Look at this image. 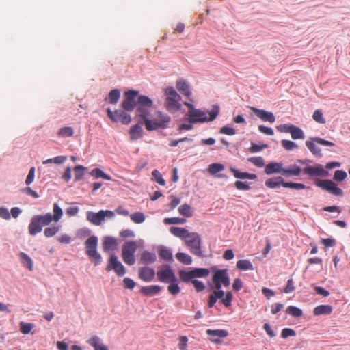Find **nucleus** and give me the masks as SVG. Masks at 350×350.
Listing matches in <instances>:
<instances>
[{"mask_svg":"<svg viewBox=\"0 0 350 350\" xmlns=\"http://www.w3.org/2000/svg\"><path fill=\"white\" fill-rule=\"evenodd\" d=\"M165 98L164 106L166 110L170 113H175L182 109L180 100L182 96L177 92L172 86H168L163 90Z\"/></svg>","mask_w":350,"mask_h":350,"instance_id":"obj_7","label":"nucleus"},{"mask_svg":"<svg viewBox=\"0 0 350 350\" xmlns=\"http://www.w3.org/2000/svg\"><path fill=\"white\" fill-rule=\"evenodd\" d=\"M122 282L124 288L131 291L133 290L137 286V283L134 281V280L128 277L124 278Z\"/></svg>","mask_w":350,"mask_h":350,"instance_id":"obj_53","label":"nucleus"},{"mask_svg":"<svg viewBox=\"0 0 350 350\" xmlns=\"http://www.w3.org/2000/svg\"><path fill=\"white\" fill-rule=\"evenodd\" d=\"M19 257L23 266L29 271H32L33 267V262L32 258L27 254L23 252H21L19 253Z\"/></svg>","mask_w":350,"mask_h":350,"instance_id":"obj_32","label":"nucleus"},{"mask_svg":"<svg viewBox=\"0 0 350 350\" xmlns=\"http://www.w3.org/2000/svg\"><path fill=\"white\" fill-rule=\"evenodd\" d=\"M347 178V173L343 170H337L334 172L333 178H316L313 184L334 196L342 197L343 190L338 186L337 183L343 182Z\"/></svg>","mask_w":350,"mask_h":350,"instance_id":"obj_5","label":"nucleus"},{"mask_svg":"<svg viewBox=\"0 0 350 350\" xmlns=\"http://www.w3.org/2000/svg\"><path fill=\"white\" fill-rule=\"evenodd\" d=\"M299 171L296 167H291V165L287 167H284L282 162L271 161L266 164L265 167V173L267 175H272L275 174H281L286 177L293 176V174Z\"/></svg>","mask_w":350,"mask_h":350,"instance_id":"obj_9","label":"nucleus"},{"mask_svg":"<svg viewBox=\"0 0 350 350\" xmlns=\"http://www.w3.org/2000/svg\"><path fill=\"white\" fill-rule=\"evenodd\" d=\"M20 191L23 193L27 195V196H30L36 199H37L40 197L38 192L33 190L30 187H27L23 188L20 190Z\"/></svg>","mask_w":350,"mask_h":350,"instance_id":"obj_63","label":"nucleus"},{"mask_svg":"<svg viewBox=\"0 0 350 350\" xmlns=\"http://www.w3.org/2000/svg\"><path fill=\"white\" fill-rule=\"evenodd\" d=\"M291 135L293 140L304 139L305 138L304 131L295 124L291 130Z\"/></svg>","mask_w":350,"mask_h":350,"instance_id":"obj_39","label":"nucleus"},{"mask_svg":"<svg viewBox=\"0 0 350 350\" xmlns=\"http://www.w3.org/2000/svg\"><path fill=\"white\" fill-rule=\"evenodd\" d=\"M157 252L160 259L169 263L174 262L172 250L164 245H160L157 246Z\"/></svg>","mask_w":350,"mask_h":350,"instance_id":"obj_16","label":"nucleus"},{"mask_svg":"<svg viewBox=\"0 0 350 350\" xmlns=\"http://www.w3.org/2000/svg\"><path fill=\"white\" fill-rule=\"evenodd\" d=\"M137 249V243L135 241H126L122 247V254H135Z\"/></svg>","mask_w":350,"mask_h":350,"instance_id":"obj_26","label":"nucleus"},{"mask_svg":"<svg viewBox=\"0 0 350 350\" xmlns=\"http://www.w3.org/2000/svg\"><path fill=\"white\" fill-rule=\"evenodd\" d=\"M208 340L215 344H221V338H224L228 336V332L226 329H211L206 331Z\"/></svg>","mask_w":350,"mask_h":350,"instance_id":"obj_14","label":"nucleus"},{"mask_svg":"<svg viewBox=\"0 0 350 350\" xmlns=\"http://www.w3.org/2000/svg\"><path fill=\"white\" fill-rule=\"evenodd\" d=\"M122 258L124 263L128 265H133L135 263V254H122Z\"/></svg>","mask_w":350,"mask_h":350,"instance_id":"obj_62","label":"nucleus"},{"mask_svg":"<svg viewBox=\"0 0 350 350\" xmlns=\"http://www.w3.org/2000/svg\"><path fill=\"white\" fill-rule=\"evenodd\" d=\"M313 139L314 137H310L306 140V146L314 157L318 159L322 158L323 154L321 152V150L315 144L316 141H314Z\"/></svg>","mask_w":350,"mask_h":350,"instance_id":"obj_21","label":"nucleus"},{"mask_svg":"<svg viewBox=\"0 0 350 350\" xmlns=\"http://www.w3.org/2000/svg\"><path fill=\"white\" fill-rule=\"evenodd\" d=\"M236 269L241 271H252L254 268L252 262L250 260L243 259L237 262Z\"/></svg>","mask_w":350,"mask_h":350,"instance_id":"obj_33","label":"nucleus"},{"mask_svg":"<svg viewBox=\"0 0 350 350\" xmlns=\"http://www.w3.org/2000/svg\"><path fill=\"white\" fill-rule=\"evenodd\" d=\"M87 342L94 348V350H109L108 347L100 342V338L97 336H92Z\"/></svg>","mask_w":350,"mask_h":350,"instance_id":"obj_28","label":"nucleus"},{"mask_svg":"<svg viewBox=\"0 0 350 350\" xmlns=\"http://www.w3.org/2000/svg\"><path fill=\"white\" fill-rule=\"evenodd\" d=\"M190 282L192 283L196 291L198 293L202 292L206 288V286H205L204 283L201 280H198L197 279H193V280L190 281Z\"/></svg>","mask_w":350,"mask_h":350,"instance_id":"obj_55","label":"nucleus"},{"mask_svg":"<svg viewBox=\"0 0 350 350\" xmlns=\"http://www.w3.org/2000/svg\"><path fill=\"white\" fill-rule=\"evenodd\" d=\"M178 212L181 215L185 217H191L193 214L191 206L187 203L178 207Z\"/></svg>","mask_w":350,"mask_h":350,"instance_id":"obj_40","label":"nucleus"},{"mask_svg":"<svg viewBox=\"0 0 350 350\" xmlns=\"http://www.w3.org/2000/svg\"><path fill=\"white\" fill-rule=\"evenodd\" d=\"M156 274L157 280L164 283L170 282L174 277H176L174 269L168 263L159 266Z\"/></svg>","mask_w":350,"mask_h":350,"instance_id":"obj_13","label":"nucleus"},{"mask_svg":"<svg viewBox=\"0 0 350 350\" xmlns=\"http://www.w3.org/2000/svg\"><path fill=\"white\" fill-rule=\"evenodd\" d=\"M170 232L175 237L184 240L189 238L190 233L187 229L177 226H171L170 228Z\"/></svg>","mask_w":350,"mask_h":350,"instance_id":"obj_25","label":"nucleus"},{"mask_svg":"<svg viewBox=\"0 0 350 350\" xmlns=\"http://www.w3.org/2000/svg\"><path fill=\"white\" fill-rule=\"evenodd\" d=\"M188 123H181L177 127V131L181 133L183 131H190L195 123H191V120L188 118Z\"/></svg>","mask_w":350,"mask_h":350,"instance_id":"obj_59","label":"nucleus"},{"mask_svg":"<svg viewBox=\"0 0 350 350\" xmlns=\"http://www.w3.org/2000/svg\"><path fill=\"white\" fill-rule=\"evenodd\" d=\"M186 245L190 247L196 246L198 244H202V238L199 233L192 232L189 233V238L185 240Z\"/></svg>","mask_w":350,"mask_h":350,"instance_id":"obj_29","label":"nucleus"},{"mask_svg":"<svg viewBox=\"0 0 350 350\" xmlns=\"http://www.w3.org/2000/svg\"><path fill=\"white\" fill-rule=\"evenodd\" d=\"M312 161L308 159H297L294 164H291V167H296L299 171L293 174V176H299L301 173L310 178H327L330 174L324 168V166L320 163L311 165L310 163Z\"/></svg>","mask_w":350,"mask_h":350,"instance_id":"obj_6","label":"nucleus"},{"mask_svg":"<svg viewBox=\"0 0 350 350\" xmlns=\"http://www.w3.org/2000/svg\"><path fill=\"white\" fill-rule=\"evenodd\" d=\"M267 148H268V144H259L252 142L251 146L248 148V151L251 153H256L261 152Z\"/></svg>","mask_w":350,"mask_h":350,"instance_id":"obj_44","label":"nucleus"},{"mask_svg":"<svg viewBox=\"0 0 350 350\" xmlns=\"http://www.w3.org/2000/svg\"><path fill=\"white\" fill-rule=\"evenodd\" d=\"M92 230L86 227L79 228L77 235L80 239L89 237L84 242L85 253L88 256L91 263L94 267L99 266L103 262V256L98 252V237L96 235H91Z\"/></svg>","mask_w":350,"mask_h":350,"instance_id":"obj_4","label":"nucleus"},{"mask_svg":"<svg viewBox=\"0 0 350 350\" xmlns=\"http://www.w3.org/2000/svg\"><path fill=\"white\" fill-rule=\"evenodd\" d=\"M131 219L135 224L143 223L146 219V216L142 212H135L130 215Z\"/></svg>","mask_w":350,"mask_h":350,"instance_id":"obj_46","label":"nucleus"},{"mask_svg":"<svg viewBox=\"0 0 350 350\" xmlns=\"http://www.w3.org/2000/svg\"><path fill=\"white\" fill-rule=\"evenodd\" d=\"M90 174L94 176L95 178H103L106 180H111V176L105 173L102 169L99 167H95L90 172Z\"/></svg>","mask_w":350,"mask_h":350,"instance_id":"obj_35","label":"nucleus"},{"mask_svg":"<svg viewBox=\"0 0 350 350\" xmlns=\"http://www.w3.org/2000/svg\"><path fill=\"white\" fill-rule=\"evenodd\" d=\"M153 180L161 186L165 185V180L163 178L161 174L157 169L154 170L152 172Z\"/></svg>","mask_w":350,"mask_h":350,"instance_id":"obj_51","label":"nucleus"},{"mask_svg":"<svg viewBox=\"0 0 350 350\" xmlns=\"http://www.w3.org/2000/svg\"><path fill=\"white\" fill-rule=\"evenodd\" d=\"M151 108H142L138 109V113L135 116V119H137V124L130 127L129 133L131 140H137L143 137L144 130L142 127L144 125L145 129L148 132L159 131V129H165L171 122V117L167 113L160 110L155 111L158 118H150Z\"/></svg>","mask_w":350,"mask_h":350,"instance_id":"obj_2","label":"nucleus"},{"mask_svg":"<svg viewBox=\"0 0 350 350\" xmlns=\"http://www.w3.org/2000/svg\"><path fill=\"white\" fill-rule=\"evenodd\" d=\"M248 161L259 168L263 167L264 166L265 167L266 165L264 159L260 156L250 157L248 158Z\"/></svg>","mask_w":350,"mask_h":350,"instance_id":"obj_52","label":"nucleus"},{"mask_svg":"<svg viewBox=\"0 0 350 350\" xmlns=\"http://www.w3.org/2000/svg\"><path fill=\"white\" fill-rule=\"evenodd\" d=\"M118 245L117 239L112 236H106L103 238L102 241L103 251L105 253L112 252L107 259L105 269L107 272L113 271L118 277H122L126 274V269L119 260L118 256L114 253V251L117 250Z\"/></svg>","mask_w":350,"mask_h":350,"instance_id":"obj_3","label":"nucleus"},{"mask_svg":"<svg viewBox=\"0 0 350 350\" xmlns=\"http://www.w3.org/2000/svg\"><path fill=\"white\" fill-rule=\"evenodd\" d=\"M249 108L263 122H269L270 123L275 122V116L273 112L266 111L265 109H258L255 107H249Z\"/></svg>","mask_w":350,"mask_h":350,"instance_id":"obj_15","label":"nucleus"},{"mask_svg":"<svg viewBox=\"0 0 350 350\" xmlns=\"http://www.w3.org/2000/svg\"><path fill=\"white\" fill-rule=\"evenodd\" d=\"M66 159H67L66 156H64V155L56 156L53 158H50V159H48L44 161L43 164L46 165V164L54 163L55 164L60 165V164H62L63 163H64Z\"/></svg>","mask_w":350,"mask_h":350,"instance_id":"obj_47","label":"nucleus"},{"mask_svg":"<svg viewBox=\"0 0 350 350\" xmlns=\"http://www.w3.org/2000/svg\"><path fill=\"white\" fill-rule=\"evenodd\" d=\"M312 286H314L315 293L317 295H320L323 296V297H327L330 294L329 291H327V289H325V288H323L322 286H316L315 284H312Z\"/></svg>","mask_w":350,"mask_h":350,"instance_id":"obj_61","label":"nucleus"},{"mask_svg":"<svg viewBox=\"0 0 350 350\" xmlns=\"http://www.w3.org/2000/svg\"><path fill=\"white\" fill-rule=\"evenodd\" d=\"M265 186L271 189H275L280 187L296 190H302L306 188L304 183L287 182L282 176H273L265 180Z\"/></svg>","mask_w":350,"mask_h":350,"instance_id":"obj_11","label":"nucleus"},{"mask_svg":"<svg viewBox=\"0 0 350 350\" xmlns=\"http://www.w3.org/2000/svg\"><path fill=\"white\" fill-rule=\"evenodd\" d=\"M121 96V90L114 88L110 90L108 95L105 98V101L110 104H116Z\"/></svg>","mask_w":350,"mask_h":350,"instance_id":"obj_24","label":"nucleus"},{"mask_svg":"<svg viewBox=\"0 0 350 350\" xmlns=\"http://www.w3.org/2000/svg\"><path fill=\"white\" fill-rule=\"evenodd\" d=\"M313 119L319 124H325V120L323 118V113L321 109H317L312 115Z\"/></svg>","mask_w":350,"mask_h":350,"instance_id":"obj_56","label":"nucleus"},{"mask_svg":"<svg viewBox=\"0 0 350 350\" xmlns=\"http://www.w3.org/2000/svg\"><path fill=\"white\" fill-rule=\"evenodd\" d=\"M211 271V268L195 267L190 270L179 269L178 273L181 282L189 284L193 279L208 277Z\"/></svg>","mask_w":350,"mask_h":350,"instance_id":"obj_10","label":"nucleus"},{"mask_svg":"<svg viewBox=\"0 0 350 350\" xmlns=\"http://www.w3.org/2000/svg\"><path fill=\"white\" fill-rule=\"evenodd\" d=\"M333 308L330 305L321 304L316 306L313 310L314 316L329 315L332 312Z\"/></svg>","mask_w":350,"mask_h":350,"instance_id":"obj_27","label":"nucleus"},{"mask_svg":"<svg viewBox=\"0 0 350 350\" xmlns=\"http://www.w3.org/2000/svg\"><path fill=\"white\" fill-rule=\"evenodd\" d=\"M296 332L292 328H284L281 332V337L286 339L291 336H295Z\"/></svg>","mask_w":350,"mask_h":350,"instance_id":"obj_64","label":"nucleus"},{"mask_svg":"<svg viewBox=\"0 0 350 350\" xmlns=\"http://www.w3.org/2000/svg\"><path fill=\"white\" fill-rule=\"evenodd\" d=\"M320 243L323 244L325 248L334 247L336 244V241L333 237L329 238H321Z\"/></svg>","mask_w":350,"mask_h":350,"instance_id":"obj_54","label":"nucleus"},{"mask_svg":"<svg viewBox=\"0 0 350 350\" xmlns=\"http://www.w3.org/2000/svg\"><path fill=\"white\" fill-rule=\"evenodd\" d=\"M225 166L221 163H213L208 165V171L211 175L216 177L219 172L224 170Z\"/></svg>","mask_w":350,"mask_h":350,"instance_id":"obj_36","label":"nucleus"},{"mask_svg":"<svg viewBox=\"0 0 350 350\" xmlns=\"http://www.w3.org/2000/svg\"><path fill=\"white\" fill-rule=\"evenodd\" d=\"M186 222V219L181 217H165L163 219V223L166 225L172 224H183Z\"/></svg>","mask_w":350,"mask_h":350,"instance_id":"obj_45","label":"nucleus"},{"mask_svg":"<svg viewBox=\"0 0 350 350\" xmlns=\"http://www.w3.org/2000/svg\"><path fill=\"white\" fill-rule=\"evenodd\" d=\"M223 304L226 308H230L232 306V301L233 299V294L232 291H226V295H224V298L223 299Z\"/></svg>","mask_w":350,"mask_h":350,"instance_id":"obj_57","label":"nucleus"},{"mask_svg":"<svg viewBox=\"0 0 350 350\" xmlns=\"http://www.w3.org/2000/svg\"><path fill=\"white\" fill-rule=\"evenodd\" d=\"M74 135V129L72 126L62 127L57 132V135L62 137H72Z\"/></svg>","mask_w":350,"mask_h":350,"instance_id":"obj_43","label":"nucleus"},{"mask_svg":"<svg viewBox=\"0 0 350 350\" xmlns=\"http://www.w3.org/2000/svg\"><path fill=\"white\" fill-rule=\"evenodd\" d=\"M251 183L247 181L237 180L234 183V187L239 191H249L251 189Z\"/></svg>","mask_w":350,"mask_h":350,"instance_id":"obj_49","label":"nucleus"},{"mask_svg":"<svg viewBox=\"0 0 350 350\" xmlns=\"http://www.w3.org/2000/svg\"><path fill=\"white\" fill-rule=\"evenodd\" d=\"M294 124L291 123L280 124L276 126V129L280 133H291V130Z\"/></svg>","mask_w":350,"mask_h":350,"instance_id":"obj_60","label":"nucleus"},{"mask_svg":"<svg viewBox=\"0 0 350 350\" xmlns=\"http://www.w3.org/2000/svg\"><path fill=\"white\" fill-rule=\"evenodd\" d=\"M53 214L51 213L45 214L51 224L52 221L58 222L63 215V210L57 202L53 204Z\"/></svg>","mask_w":350,"mask_h":350,"instance_id":"obj_18","label":"nucleus"},{"mask_svg":"<svg viewBox=\"0 0 350 350\" xmlns=\"http://www.w3.org/2000/svg\"><path fill=\"white\" fill-rule=\"evenodd\" d=\"M286 313L295 318H299L303 315V310L295 306L291 305L287 307Z\"/></svg>","mask_w":350,"mask_h":350,"instance_id":"obj_38","label":"nucleus"},{"mask_svg":"<svg viewBox=\"0 0 350 350\" xmlns=\"http://www.w3.org/2000/svg\"><path fill=\"white\" fill-rule=\"evenodd\" d=\"M175 256L177 260L183 265H190L192 264V257L187 253L179 252L176 254Z\"/></svg>","mask_w":350,"mask_h":350,"instance_id":"obj_37","label":"nucleus"},{"mask_svg":"<svg viewBox=\"0 0 350 350\" xmlns=\"http://www.w3.org/2000/svg\"><path fill=\"white\" fill-rule=\"evenodd\" d=\"M74 171V180L75 182L81 180L86 172L88 171V167L82 165H77L73 168Z\"/></svg>","mask_w":350,"mask_h":350,"instance_id":"obj_34","label":"nucleus"},{"mask_svg":"<svg viewBox=\"0 0 350 350\" xmlns=\"http://www.w3.org/2000/svg\"><path fill=\"white\" fill-rule=\"evenodd\" d=\"M176 87L179 92L184 94L188 99H190L192 92L191 90L189 84L187 82L186 80L183 79L177 80L176 83Z\"/></svg>","mask_w":350,"mask_h":350,"instance_id":"obj_19","label":"nucleus"},{"mask_svg":"<svg viewBox=\"0 0 350 350\" xmlns=\"http://www.w3.org/2000/svg\"><path fill=\"white\" fill-rule=\"evenodd\" d=\"M220 111V107L218 104H214L211 110H208V116L206 113L199 109H195L191 113H187L189 119L191 120V123H204L214 121L218 116Z\"/></svg>","mask_w":350,"mask_h":350,"instance_id":"obj_8","label":"nucleus"},{"mask_svg":"<svg viewBox=\"0 0 350 350\" xmlns=\"http://www.w3.org/2000/svg\"><path fill=\"white\" fill-rule=\"evenodd\" d=\"M219 132L220 134H224V135H230V136L236 134V130L233 127H231L228 125H225V126H222L221 128H220Z\"/></svg>","mask_w":350,"mask_h":350,"instance_id":"obj_58","label":"nucleus"},{"mask_svg":"<svg viewBox=\"0 0 350 350\" xmlns=\"http://www.w3.org/2000/svg\"><path fill=\"white\" fill-rule=\"evenodd\" d=\"M122 109H116L113 111L110 107L107 109V117L114 123L120 122L128 125L132 122V117L129 112L135 109V114L142 108H153L154 101L148 96L141 94L139 90L129 89L123 93V100L121 103Z\"/></svg>","mask_w":350,"mask_h":350,"instance_id":"obj_1","label":"nucleus"},{"mask_svg":"<svg viewBox=\"0 0 350 350\" xmlns=\"http://www.w3.org/2000/svg\"><path fill=\"white\" fill-rule=\"evenodd\" d=\"M180 281V279H178L177 277H174V278L171 280L170 282H167L169 284L167 291L171 295L176 296L180 293L181 288L179 286Z\"/></svg>","mask_w":350,"mask_h":350,"instance_id":"obj_23","label":"nucleus"},{"mask_svg":"<svg viewBox=\"0 0 350 350\" xmlns=\"http://www.w3.org/2000/svg\"><path fill=\"white\" fill-rule=\"evenodd\" d=\"M49 219L44 215H33L28 226L29 234L31 236H36L37 234L42 232V228L45 226L50 225Z\"/></svg>","mask_w":350,"mask_h":350,"instance_id":"obj_12","label":"nucleus"},{"mask_svg":"<svg viewBox=\"0 0 350 350\" xmlns=\"http://www.w3.org/2000/svg\"><path fill=\"white\" fill-rule=\"evenodd\" d=\"M156 272L154 269L150 267H142L139 269V278L144 282H150L155 277Z\"/></svg>","mask_w":350,"mask_h":350,"instance_id":"obj_17","label":"nucleus"},{"mask_svg":"<svg viewBox=\"0 0 350 350\" xmlns=\"http://www.w3.org/2000/svg\"><path fill=\"white\" fill-rule=\"evenodd\" d=\"M60 229V226L59 225H53L52 226H49L44 228V234L46 237L50 238L55 236Z\"/></svg>","mask_w":350,"mask_h":350,"instance_id":"obj_42","label":"nucleus"},{"mask_svg":"<svg viewBox=\"0 0 350 350\" xmlns=\"http://www.w3.org/2000/svg\"><path fill=\"white\" fill-rule=\"evenodd\" d=\"M211 270L212 273V281H222L224 277L228 273V269H219L216 266H212Z\"/></svg>","mask_w":350,"mask_h":350,"instance_id":"obj_22","label":"nucleus"},{"mask_svg":"<svg viewBox=\"0 0 350 350\" xmlns=\"http://www.w3.org/2000/svg\"><path fill=\"white\" fill-rule=\"evenodd\" d=\"M157 255L155 253L145 250L144 251L140 256V262L144 264H151L156 261Z\"/></svg>","mask_w":350,"mask_h":350,"instance_id":"obj_31","label":"nucleus"},{"mask_svg":"<svg viewBox=\"0 0 350 350\" xmlns=\"http://www.w3.org/2000/svg\"><path fill=\"white\" fill-rule=\"evenodd\" d=\"M229 170L232 173L234 177L235 178L238 179V180H247V178L248 172H241L239 169H237L232 166H230Z\"/></svg>","mask_w":350,"mask_h":350,"instance_id":"obj_41","label":"nucleus"},{"mask_svg":"<svg viewBox=\"0 0 350 350\" xmlns=\"http://www.w3.org/2000/svg\"><path fill=\"white\" fill-rule=\"evenodd\" d=\"M162 287L159 285H149L142 286L139 291V293L145 297H152L159 293Z\"/></svg>","mask_w":350,"mask_h":350,"instance_id":"obj_20","label":"nucleus"},{"mask_svg":"<svg viewBox=\"0 0 350 350\" xmlns=\"http://www.w3.org/2000/svg\"><path fill=\"white\" fill-rule=\"evenodd\" d=\"M87 219L96 226H99L103 221V217H102V214L100 211L97 213H94L92 211L87 212Z\"/></svg>","mask_w":350,"mask_h":350,"instance_id":"obj_30","label":"nucleus"},{"mask_svg":"<svg viewBox=\"0 0 350 350\" xmlns=\"http://www.w3.org/2000/svg\"><path fill=\"white\" fill-rule=\"evenodd\" d=\"M34 325L31 323L21 321L19 324L20 331L23 334H29L33 329Z\"/></svg>","mask_w":350,"mask_h":350,"instance_id":"obj_48","label":"nucleus"},{"mask_svg":"<svg viewBox=\"0 0 350 350\" xmlns=\"http://www.w3.org/2000/svg\"><path fill=\"white\" fill-rule=\"evenodd\" d=\"M281 144L287 151H291L295 148H298V145L295 142L288 139H282Z\"/></svg>","mask_w":350,"mask_h":350,"instance_id":"obj_50","label":"nucleus"}]
</instances>
